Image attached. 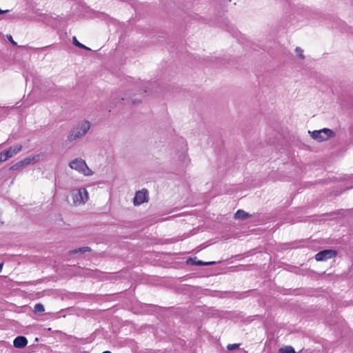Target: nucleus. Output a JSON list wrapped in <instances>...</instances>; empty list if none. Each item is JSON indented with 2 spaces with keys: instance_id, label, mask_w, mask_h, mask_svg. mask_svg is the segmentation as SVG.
I'll return each mask as SVG.
<instances>
[{
  "instance_id": "obj_12",
  "label": "nucleus",
  "mask_w": 353,
  "mask_h": 353,
  "mask_svg": "<svg viewBox=\"0 0 353 353\" xmlns=\"http://www.w3.org/2000/svg\"><path fill=\"white\" fill-rule=\"evenodd\" d=\"M90 248L89 247H82V248H80L79 249H75V250H70L69 252V253L70 254H77V253H79V252H89L90 251Z\"/></svg>"
},
{
  "instance_id": "obj_20",
  "label": "nucleus",
  "mask_w": 353,
  "mask_h": 353,
  "mask_svg": "<svg viewBox=\"0 0 353 353\" xmlns=\"http://www.w3.org/2000/svg\"><path fill=\"white\" fill-rule=\"evenodd\" d=\"M3 268V263L0 264V272H1Z\"/></svg>"
},
{
  "instance_id": "obj_15",
  "label": "nucleus",
  "mask_w": 353,
  "mask_h": 353,
  "mask_svg": "<svg viewBox=\"0 0 353 353\" xmlns=\"http://www.w3.org/2000/svg\"><path fill=\"white\" fill-rule=\"evenodd\" d=\"M8 159L7 158L4 151L0 152V162H4V161H6Z\"/></svg>"
},
{
  "instance_id": "obj_13",
  "label": "nucleus",
  "mask_w": 353,
  "mask_h": 353,
  "mask_svg": "<svg viewBox=\"0 0 353 353\" xmlns=\"http://www.w3.org/2000/svg\"><path fill=\"white\" fill-rule=\"evenodd\" d=\"M72 43L74 46L80 48H82V49H85V50H90V49L88 47H86L85 46H84L83 44L81 43V42H79L77 39L76 38V37H73L72 38Z\"/></svg>"
},
{
  "instance_id": "obj_14",
  "label": "nucleus",
  "mask_w": 353,
  "mask_h": 353,
  "mask_svg": "<svg viewBox=\"0 0 353 353\" xmlns=\"http://www.w3.org/2000/svg\"><path fill=\"white\" fill-rule=\"evenodd\" d=\"M215 262L214 261H212V262H204V261H200V260H198V261H196L194 262V264L196 265H212V264H214Z\"/></svg>"
},
{
  "instance_id": "obj_17",
  "label": "nucleus",
  "mask_w": 353,
  "mask_h": 353,
  "mask_svg": "<svg viewBox=\"0 0 353 353\" xmlns=\"http://www.w3.org/2000/svg\"><path fill=\"white\" fill-rule=\"evenodd\" d=\"M296 52L301 59H303V50L300 48H296Z\"/></svg>"
},
{
  "instance_id": "obj_7",
  "label": "nucleus",
  "mask_w": 353,
  "mask_h": 353,
  "mask_svg": "<svg viewBox=\"0 0 353 353\" xmlns=\"http://www.w3.org/2000/svg\"><path fill=\"white\" fill-rule=\"evenodd\" d=\"M147 190H142L137 191L136 192L135 196L134 197V204L135 205H139L144 202L148 201V196H147Z\"/></svg>"
},
{
  "instance_id": "obj_3",
  "label": "nucleus",
  "mask_w": 353,
  "mask_h": 353,
  "mask_svg": "<svg viewBox=\"0 0 353 353\" xmlns=\"http://www.w3.org/2000/svg\"><path fill=\"white\" fill-rule=\"evenodd\" d=\"M334 136L332 130L328 128H323L320 130H315L312 132L311 137L319 141L327 140Z\"/></svg>"
},
{
  "instance_id": "obj_2",
  "label": "nucleus",
  "mask_w": 353,
  "mask_h": 353,
  "mask_svg": "<svg viewBox=\"0 0 353 353\" xmlns=\"http://www.w3.org/2000/svg\"><path fill=\"white\" fill-rule=\"evenodd\" d=\"M70 167L83 173L85 176H90L92 174V170L87 166L85 162L82 159H75L70 162Z\"/></svg>"
},
{
  "instance_id": "obj_22",
  "label": "nucleus",
  "mask_w": 353,
  "mask_h": 353,
  "mask_svg": "<svg viewBox=\"0 0 353 353\" xmlns=\"http://www.w3.org/2000/svg\"><path fill=\"white\" fill-rule=\"evenodd\" d=\"M102 353H112V352H110V351H104V352H103Z\"/></svg>"
},
{
  "instance_id": "obj_16",
  "label": "nucleus",
  "mask_w": 353,
  "mask_h": 353,
  "mask_svg": "<svg viewBox=\"0 0 353 353\" xmlns=\"http://www.w3.org/2000/svg\"><path fill=\"white\" fill-rule=\"evenodd\" d=\"M239 346V344L234 343V344H229L227 346L228 350H232L236 348H237Z\"/></svg>"
},
{
  "instance_id": "obj_1",
  "label": "nucleus",
  "mask_w": 353,
  "mask_h": 353,
  "mask_svg": "<svg viewBox=\"0 0 353 353\" xmlns=\"http://www.w3.org/2000/svg\"><path fill=\"white\" fill-rule=\"evenodd\" d=\"M90 128V122L85 121L82 122L79 126L74 128L70 134L68 136V139L70 141H73L76 139L77 138H80L83 136H84L88 130Z\"/></svg>"
},
{
  "instance_id": "obj_11",
  "label": "nucleus",
  "mask_w": 353,
  "mask_h": 353,
  "mask_svg": "<svg viewBox=\"0 0 353 353\" xmlns=\"http://www.w3.org/2000/svg\"><path fill=\"white\" fill-rule=\"evenodd\" d=\"M279 353H296L294 349L291 346H284L279 349Z\"/></svg>"
},
{
  "instance_id": "obj_21",
  "label": "nucleus",
  "mask_w": 353,
  "mask_h": 353,
  "mask_svg": "<svg viewBox=\"0 0 353 353\" xmlns=\"http://www.w3.org/2000/svg\"><path fill=\"white\" fill-rule=\"evenodd\" d=\"M35 313L37 312H43V310H34Z\"/></svg>"
},
{
  "instance_id": "obj_4",
  "label": "nucleus",
  "mask_w": 353,
  "mask_h": 353,
  "mask_svg": "<svg viewBox=\"0 0 353 353\" xmlns=\"http://www.w3.org/2000/svg\"><path fill=\"white\" fill-rule=\"evenodd\" d=\"M72 196L74 205L83 204L88 200V193L85 188L74 191Z\"/></svg>"
},
{
  "instance_id": "obj_9",
  "label": "nucleus",
  "mask_w": 353,
  "mask_h": 353,
  "mask_svg": "<svg viewBox=\"0 0 353 353\" xmlns=\"http://www.w3.org/2000/svg\"><path fill=\"white\" fill-rule=\"evenodd\" d=\"M27 343V339L23 336L16 337L13 341V345L17 348H23L26 346Z\"/></svg>"
},
{
  "instance_id": "obj_8",
  "label": "nucleus",
  "mask_w": 353,
  "mask_h": 353,
  "mask_svg": "<svg viewBox=\"0 0 353 353\" xmlns=\"http://www.w3.org/2000/svg\"><path fill=\"white\" fill-rule=\"evenodd\" d=\"M22 148H23L22 145L19 144V145H15L14 148H12V147L9 148L8 150H5L4 152L6 155L7 158L10 159L12 157H13L14 154L19 152L22 150Z\"/></svg>"
},
{
  "instance_id": "obj_6",
  "label": "nucleus",
  "mask_w": 353,
  "mask_h": 353,
  "mask_svg": "<svg viewBox=\"0 0 353 353\" xmlns=\"http://www.w3.org/2000/svg\"><path fill=\"white\" fill-rule=\"evenodd\" d=\"M37 161H38V156H34L32 158L28 157V158H26V159L16 163L13 165H12L10 168V170H17L19 169L20 168L30 165L32 162L36 163Z\"/></svg>"
},
{
  "instance_id": "obj_10",
  "label": "nucleus",
  "mask_w": 353,
  "mask_h": 353,
  "mask_svg": "<svg viewBox=\"0 0 353 353\" xmlns=\"http://www.w3.org/2000/svg\"><path fill=\"white\" fill-rule=\"evenodd\" d=\"M250 215H249L247 212H245L243 210H238L234 214V218L236 219H246L249 218Z\"/></svg>"
},
{
  "instance_id": "obj_19",
  "label": "nucleus",
  "mask_w": 353,
  "mask_h": 353,
  "mask_svg": "<svg viewBox=\"0 0 353 353\" xmlns=\"http://www.w3.org/2000/svg\"><path fill=\"white\" fill-rule=\"evenodd\" d=\"M34 309H43V307L41 304L37 303L34 305Z\"/></svg>"
},
{
  "instance_id": "obj_5",
  "label": "nucleus",
  "mask_w": 353,
  "mask_h": 353,
  "mask_svg": "<svg viewBox=\"0 0 353 353\" xmlns=\"http://www.w3.org/2000/svg\"><path fill=\"white\" fill-rule=\"evenodd\" d=\"M337 255V252L333 250H324L323 251L319 252L314 256L316 261H324L327 259H330L336 257Z\"/></svg>"
},
{
  "instance_id": "obj_18",
  "label": "nucleus",
  "mask_w": 353,
  "mask_h": 353,
  "mask_svg": "<svg viewBox=\"0 0 353 353\" xmlns=\"http://www.w3.org/2000/svg\"><path fill=\"white\" fill-rule=\"evenodd\" d=\"M7 38L13 46H17V42H15L13 40L12 37L11 35H7Z\"/></svg>"
}]
</instances>
